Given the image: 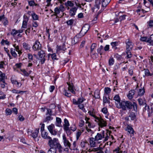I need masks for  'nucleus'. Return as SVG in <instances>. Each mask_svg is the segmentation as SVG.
I'll return each instance as SVG.
<instances>
[{"instance_id": "obj_1", "label": "nucleus", "mask_w": 153, "mask_h": 153, "mask_svg": "<svg viewBox=\"0 0 153 153\" xmlns=\"http://www.w3.org/2000/svg\"><path fill=\"white\" fill-rule=\"evenodd\" d=\"M117 107L118 108H121L123 111H126L127 109L131 110L133 108L135 111L137 112V104L135 102L132 103L129 101H122L120 105L117 104Z\"/></svg>"}, {"instance_id": "obj_2", "label": "nucleus", "mask_w": 153, "mask_h": 153, "mask_svg": "<svg viewBox=\"0 0 153 153\" xmlns=\"http://www.w3.org/2000/svg\"><path fill=\"white\" fill-rule=\"evenodd\" d=\"M48 145L50 146L51 148L58 149L60 152L62 151V147L58 142V140L56 138H54L53 140L51 137L49 139L48 142Z\"/></svg>"}, {"instance_id": "obj_3", "label": "nucleus", "mask_w": 153, "mask_h": 153, "mask_svg": "<svg viewBox=\"0 0 153 153\" xmlns=\"http://www.w3.org/2000/svg\"><path fill=\"white\" fill-rule=\"evenodd\" d=\"M84 27H82V29L80 32V33H79V34L76 35L74 38L71 41V44L73 45H75L78 42V38H80L82 36H84L86 33L88 31V29L86 30V31L85 32L84 34H82L81 33V32L83 30V29Z\"/></svg>"}, {"instance_id": "obj_4", "label": "nucleus", "mask_w": 153, "mask_h": 153, "mask_svg": "<svg viewBox=\"0 0 153 153\" xmlns=\"http://www.w3.org/2000/svg\"><path fill=\"white\" fill-rule=\"evenodd\" d=\"M55 126L53 124H51L48 127V129L51 135L55 136L57 134V131L56 130L54 129Z\"/></svg>"}, {"instance_id": "obj_5", "label": "nucleus", "mask_w": 153, "mask_h": 153, "mask_svg": "<svg viewBox=\"0 0 153 153\" xmlns=\"http://www.w3.org/2000/svg\"><path fill=\"white\" fill-rule=\"evenodd\" d=\"M42 46L38 40L36 41L34 44L32 48L34 51L39 50L41 49Z\"/></svg>"}, {"instance_id": "obj_6", "label": "nucleus", "mask_w": 153, "mask_h": 153, "mask_svg": "<svg viewBox=\"0 0 153 153\" xmlns=\"http://www.w3.org/2000/svg\"><path fill=\"white\" fill-rule=\"evenodd\" d=\"M95 118L96 120L95 121H96L97 122H99V125L101 127L105 126H106L107 123L103 119H100L98 117H95Z\"/></svg>"}, {"instance_id": "obj_7", "label": "nucleus", "mask_w": 153, "mask_h": 153, "mask_svg": "<svg viewBox=\"0 0 153 153\" xmlns=\"http://www.w3.org/2000/svg\"><path fill=\"white\" fill-rule=\"evenodd\" d=\"M67 84L68 85V90L70 91L72 94H76V93L74 90V89H75L74 88V86L72 83H70L69 82H67Z\"/></svg>"}, {"instance_id": "obj_8", "label": "nucleus", "mask_w": 153, "mask_h": 153, "mask_svg": "<svg viewBox=\"0 0 153 153\" xmlns=\"http://www.w3.org/2000/svg\"><path fill=\"white\" fill-rule=\"evenodd\" d=\"M95 3V4L94 7L91 8L93 12L94 11V9H97V10H98L100 8V5L101 4L100 0H96Z\"/></svg>"}, {"instance_id": "obj_9", "label": "nucleus", "mask_w": 153, "mask_h": 153, "mask_svg": "<svg viewBox=\"0 0 153 153\" xmlns=\"http://www.w3.org/2000/svg\"><path fill=\"white\" fill-rule=\"evenodd\" d=\"M125 130L127 131L130 134L133 135L134 134V131L130 126L128 125L127 127L125 128Z\"/></svg>"}, {"instance_id": "obj_10", "label": "nucleus", "mask_w": 153, "mask_h": 153, "mask_svg": "<svg viewBox=\"0 0 153 153\" xmlns=\"http://www.w3.org/2000/svg\"><path fill=\"white\" fill-rule=\"evenodd\" d=\"M65 44L64 43H63L62 46L57 45L56 46V51H59L61 50L65 51L66 48H65Z\"/></svg>"}, {"instance_id": "obj_11", "label": "nucleus", "mask_w": 153, "mask_h": 153, "mask_svg": "<svg viewBox=\"0 0 153 153\" xmlns=\"http://www.w3.org/2000/svg\"><path fill=\"white\" fill-rule=\"evenodd\" d=\"M78 7H73L71 8L70 11V15L71 16H74L76 12V10Z\"/></svg>"}, {"instance_id": "obj_12", "label": "nucleus", "mask_w": 153, "mask_h": 153, "mask_svg": "<svg viewBox=\"0 0 153 153\" xmlns=\"http://www.w3.org/2000/svg\"><path fill=\"white\" fill-rule=\"evenodd\" d=\"M48 133L45 131H42L41 132V135L42 138L44 139L49 140L51 137L48 136Z\"/></svg>"}, {"instance_id": "obj_13", "label": "nucleus", "mask_w": 153, "mask_h": 153, "mask_svg": "<svg viewBox=\"0 0 153 153\" xmlns=\"http://www.w3.org/2000/svg\"><path fill=\"white\" fill-rule=\"evenodd\" d=\"M135 91L134 90H131L129 91L128 94L127 95L129 99L131 100L133 98Z\"/></svg>"}, {"instance_id": "obj_14", "label": "nucleus", "mask_w": 153, "mask_h": 153, "mask_svg": "<svg viewBox=\"0 0 153 153\" xmlns=\"http://www.w3.org/2000/svg\"><path fill=\"white\" fill-rule=\"evenodd\" d=\"M56 125L58 127H62L61 122L62 120L60 118L58 117H56Z\"/></svg>"}, {"instance_id": "obj_15", "label": "nucleus", "mask_w": 153, "mask_h": 153, "mask_svg": "<svg viewBox=\"0 0 153 153\" xmlns=\"http://www.w3.org/2000/svg\"><path fill=\"white\" fill-rule=\"evenodd\" d=\"M52 116L51 115H47L46 116V117L45 119L43 120V122H47L48 123L50 121L52 120L53 118L52 117Z\"/></svg>"}, {"instance_id": "obj_16", "label": "nucleus", "mask_w": 153, "mask_h": 153, "mask_svg": "<svg viewBox=\"0 0 153 153\" xmlns=\"http://www.w3.org/2000/svg\"><path fill=\"white\" fill-rule=\"evenodd\" d=\"M128 117L131 118V120H134L136 118L135 113L133 112H130L128 115Z\"/></svg>"}, {"instance_id": "obj_17", "label": "nucleus", "mask_w": 153, "mask_h": 153, "mask_svg": "<svg viewBox=\"0 0 153 153\" xmlns=\"http://www.w3.org/2000/svg\"><path fill=\"white\" fill-rule=\"evenodd\" d=\"M38 55L40 58H45V53L44 51L41 50L38 52Z\"/></svg>"}, {"instance_id": "obj_18", "label": "nucleus", "mask_w": 153, "mask_h": 153, "mask_svg": "<svg viewBox=\"0 0 153 153\" xmlns=\"http://www.w3.org/2000/svg\"><path fill=\"white\" fill-rule=\"evenodd\" d=\"M23 48L27 50H29L31 48L30 45L26 42H24L23 43Z\"/></svg>"}, {"instance_id": "obj_19", "label": "nucleus", "mask_w": 153, "mask_h": 153, "mask_svg": "<svg viewBox=\"0 0 153 153\" xmlns=\"http://www.w3.org/2000/svg\"><path fill=\"white\" fill-rule=\"evenodd\" d=\"M39 128H36V129L35 132L32 133V136L34 138H35L37 137L38 134L39 132Z\"/></svg>"}, {"instance_id": "obj_20", "label": "nucleus", "mask_w": 153, "mask_h": 153, "mask_svg": "<svg viewBox=\"0 0 153 153\" xmlns=\"http://www.w3.org/2000/svg\"><path fill=\"white\" fill-rule=\"evenodd\" d=\"M144 105H145V106L143 109V111H145L147 110L148 112V114H149L150 113L149 106L147 105L146 102H144Z\"/></svg>"}, {"instance_id": "obj_21", "label": "nucleus", "mask_w": 153, "mask_h": 153, "mask_svg": "<svg viewBox=\"0 0 153 153\" xmlns=\"http://www.w3.org/2000/svg\"><path fill=\"white\" fill-rule=\"evenodd\" d=\"M103 138V136L101 134L97 133L95 137V140L97 141L101 140Z\"/></svg>"}, {"instance_id": "obj_22", "label": "nucleus", "mask_w": 153, "mask_h": 153, "mask_svg": "<svg viewBox=\"0 0 153 153\" xmlns=\"http://www.w3.org/2000/svg\"><path fill=\"white\" fill-rule=\"evenodd\" d=\"M114 100L117 102L118 103H119L120 105V99L118 94L116 95L114 98Z\"/></svg>"}, {"instance_id": "obj_23", "label": "nucleus", "mask_w": 153, "mask_h": 153, "mask_svg": "<svg viewBox=\"0 0 153 153\" xmlns=\"http://www.w3.org/2000/svg\"><path fill=\"white\" fill-rule=\"evenodd\" d=\"M62 94L68 97H70L71 96V94L70 93L67 92V91L65 88L63 89Z\"/></svg>"}, {"instance_id": "obj_24", "label": "nucleus", "mask_w": 153, "mask_h": 153, "mask_svg": "<svg viewBox=\"0 0 153 153\" xmlns=\"http://www.w3.org/2000/svg\"><path fill=\"white\" fill-rule=\"evenodd\" d=\"M46 109L47 110V112L46 114V116H53L54 115V114L53 113V111L51 109L47 108Z\"/></svg>"}, {"instance_id": "obj_25", "label": "nucleus", "mask_w": 153, "mask_h": 153, "mask_svg": "<svg viewBox=\"0 0 153 153\" xmlns=\"http://www.w3.org/2000/svg\"><path fill=\"white\" fill-rule=\"evenodd\" d=\"M90 144L91 147H94L95 144V142H94L95 140L93 137L90 138Z\"/></svg>"}, {"instance_id": "obj_26", "label": "nucleus", "mask_w": 153, "mask_h": 153, "mask_svg": "<svg viewBox=\"0 0 153 153\" xmlns=\"http://www.w3.org/2000/svg\"><path fill=\"white\" fill-rule=\"evenodd\" d=\"M104 47L103 46L101 45L99 48L97 49V52L100 54V55H101L102 54V51L103 50Z\"/></svg>"}, {"instance_id": "obj_27", "label": "nucleus", "mask_w": 153, "mask_h": 153, "mask_svg": "<svg viewBox=\"0 0 153 153\" xmlns=\"http://www.w3.org/2000/svg\"><path fill=\"white\" fill-rule=\"evenodd\" d=\"M126 48H129V49H131L132 46V42H130L129 40L126 42Z\"/></svg>"}, {"instance_id": "obj_28", "label": "nucleus", "mask_w": 153, "mask_h": 153, "mask_svg": "<svg viewBox=\"0 0 153 153\" xmlns=\"http://www.w3.org/2000/svg\"><path fill=\"white\" fill-rule=\"evenodd\" d=\"M129 48H126V53L127 54L126 58H130L131 57V52H130V50Z\"/></svg>"}, {"instance_id": "obj_29", "label": "nucleus", "mask_w": 153, "mask_h": 153, "mask_svg": "<svg viewBox=\"0 0 153 153\" xmlns=\"http://www.w3.org/2000/svg\"><path fill=\"white\" fill-rule=\"evenodd\" d=\"M10 53L13 56L16 58L17 56V54L15 52V49L11 48L10 49Z\"/></svg>"}, {"instance_id": "obj_30", "label": "nucleus", "mask_w": 153, "mask_h": 153, "mask_svg": "<svg viewBox=\"0 0 153 153\" xmlns=\"http://www.w3.org/2000/svg\"><path fill=\"white\" fill-rule=\"evenodd\" d=\"M65 5L66 6L72 7L74 6V4L71 1H68L66 3H65Z\"/></svg>"}, {"instance_id": "obj_31", "label": "nucleus", "mask_w": 153, "mask_h": 153, "mask_svg": "<svg viewBox=\"0 0 153 153\" xmlns=\"http://www.w3.org/2000/svg\"><path fill=\"white\" fill-rule=\"evenodd\" d=\"M145 93V89L144 88L143 89H140L138 92V94L140 96H142Z\"/></svg>"}, {"instance_id": "obj_32", "label": "nucleus", "mask_w": 153, "mask_h": 153, "mask_svg": "<svg viewBox=\"0 0 153 153\" xmlns=\"http://www.w3.org/2000/svg\"><path fill=\"white\" fill-rule=\"evenodd\" d=\"M5 74L4 73L1 76H0V81H1L3 83H5Z\"/></svg>"}, {"instance_id": "obj_33", "label": "nucleus", "mask_w": 153, "mask_h": 153, "mask_svg": "<svg viewBox=\"0 0 153 153\" xmlns=\"http://www.w3.org/2000/svg\"><path fill=\"white\" fill-rule=\"evenodd\" d=\"M114 58L117 59V60H120L122 58V55H119L117 53H115L114 54Z\"/></svg>"}, {"instance_id": "obj_34", "label": "nucleus", "mask_w": 153, "mask_h": 153, "mask_svg": "<svg viewBox=\"0 0 153 153\" xmlns=\"http://www.w3.org/2000/svg\"><path fill=\"white\" fill-rule=\"evenodd\" d=\"M94 97L95 98H99L100 97V92L98 90L95 91L94 92Z\"/></svg>"}, {"instance_id": "obj_35", "label": "nucleus", "mask_w": 153, "mask_h": 153, "mask_svg": "<svg viewBox=\"0 0 153 153\" xmlns=\"http://www.w3.org/2000/svg\"><path fill=\"white\" fill-rule=\"evenodd\" d=\"M33 19L34 20H37L38 19L39 16L35 13H33L31 14Z\"/></svg>"}, {"instance_id": "obj_36", "label": "nucleus", "mask_w": 153, "mask_h": 153, "mask_svg": "<svg viewBox=\"0 0 153 153\" xmlns=\"http://www.w3.org/2000/svg\"><path fill=\"white\" fill-rule=\"evenodd\" d=\"M145 75L147 76H152V74H151L149 70L148 69H144Z\"/></svg>"}, {"instance_id": "obj_37", "label": "nucleus", "mask_w": 153, "mask_h": 153, "mask_svg": "<svg viewBox=\"0 0 153 153\" xmlns=\"http://www.w3.org/2000/svg\"><path fill=\"white\" fill-rule=\"evenodd\" d=\"M114 63V60L113 58L111 56L110 58L109 61L108 63L110 65H113Z\"/></svg>"}, {"instance_id": "obj_38", "label": "nucleus", "mask_w": 153, "mask_h": 153, "mask_svg": "<svg viewBox=\"0 0 153 153\" xmlns=\"http://www.w3.org/2000/svg\"><path fill=\"white\" fill-rule=\"evenodd\" d=\"M12 112V111L9 108H7L5 110V113L7 115H10Z\"/></svg>"}, {"instance_id": "obj_39", "label": "nucleus", "mask_w": 153, "mask_h": 153, "mask_svg": "<svg viewBox=\"0 0 153 153\" xmlns=\"http://www.w3.org/2000/svg\"><path fill=\"white\" fill-rule=\"evenodd\" d=\"M105 93L107 94L110 93L111 91V89L108 87L105 88L104 89Z\"/></svg>"}, {"instance_id": "obj_40", "label": "nucleus", "mask_w": 153, "mask_h": 153, "mask_svg": "<svg viewBox=\"0 0 153 153\" xmlns=\"http://www.w3.org/2000/svg\"><path fill=\"white\" fill-rule=\"evenodd\" d=\"M64 126V129L66 131V133L70 134V129L69 126Z\"/></svg>"}, {"instance_id": "obj_41", "label": "nucleus", "mask_w": 153, "mask_h": 153, "mask_svg": "<svg viewBox=\"0 0 153 153\" xmlns=\"http://www.w3.org/2000/svg\"><path fill=\"white\" fill-rule=\"evenodd\" d=\"M102 0V7H106L110 2V1L109 0V2L107 1V2H105V0Z\"/></svg>"}, {"instance_id": "obj_42", "label": "nucleus", "mask_w": 153, "mask_h": 153, "mask_svg": "<svg viewBox=\"0 0 153 153\" xmlns=\"http://www.w3.org/2000/svg\"><path fill=\"white\" fill-rule=\"evenodd\" d=\"M55 15L56 16L57 14H59L60 12V10L59 7H56L54 9Z\"/></svg>"}, {"instance_id": "obj_43", "label": "nucleus", "mask_w": 153, "mask_h": 153, "mask_svg": "<svg viewBox=\"0 0 153 153\" xmlns=\"http://www.w3.org/2000/svg\"><path fill=\"white\" fill-rule=\"evenodd\" d=\"M74 21V20L73 19H70L68 21H67L66 22L68 25H71L73 24Z\"/></svg>"}, {"instance_id": "obj_44", "label": "nucleus", "mask_w": 153, "mask_h": 153, "mask_svg": "<svg viewBox=\"0 0 153 153\" xmlns=\"http://www.w3.org/2000/svg\"><path fill=\"white\" fill-rule=\"evenodd\" d=\"M56 149L50 148L48 152L47 153H56Z\"/></svg>"}, {"instance_id": "obj_45", "label": "nucleus", "mask_w": 153, "mask_h": 153, "mask_svg": "<svg viewBox=\"0 0 153 153\" xmlns=\"http://www.w3.org/2000/svg\"><path fill=\"white\" fill-rule=\"evenodd\" d=\"M12 92L14 93H16V94H19V93H21V92L22 93H25L26 91H19L18 90H16V89H13L12 91Z\"/></svg>"}, {"instance_id": "obj_46", "label": "nucleus", "mask_w": 153, "mask_h": 153, "mask_svg": "<svg viewBox=\"0 0 153 153\" xmlns=\"http://www.w3.org/2000/svg\"><path fill=\"white\" fill-rule=\"evenodd\" d=\"M97 44L96 43H93L91 47V52H92L94 49L96 47Z\"/></svg>"}, {"instance_id": "obj_47", "label": "nucleus", "mask_w": 153, "mask_h": 153, "mask_svg": "<svg viewBox=\"0 0 153 153\" xmlns=\"http://www.w3.org/2000/svg\"><path fill=\"white\" fill-rule=\"evenodd\" d=\"M139 104L140 105H144V102L141 98H139L137 100Z\"/></svg>"}, {"instance_id": "obj_48", "label": "nucleus", "mask_w": 153, "mask_h": 153, "mask_svg": "<svg viewBox=\"0 0 153 153\" xmlns=\"http://www.w3.org/2000/svg\"><path fill=\"white\" fill-rule=\"evenodd\" d=\"M148 25L150 28H152L153 27V20H150L149 22H147Z\"/></svg>"}, {"instance_id": "obj_49", "label": "nucleus", "mask_w": 153, "mask_h": 153, "mask_svg": "<svg viewBox=\"0 0 153 153\" xmlns=\"http://www.w3.org/2000/svg\"><path fill=\"white\" fill-rule=\"evenodd\" d=\"M64 145L65 146H68L69 148L71 146V144L69 143V141L68 140H67L66 141H64Z\"/></svg>"}, {"instance_id": "obj_50", "label": "nucleus", "mask_w": 153, "mask_h": 153, "mask_svg": "<svg viewBox=\"0 0 153 153\" xmlns=\"http://www.w3.org/2000/svg\"><path fill=\"white\" fill-rule=\"evenodd\" d=\"M85 99L83 98H78V103H79L78 105H80L81 103H82L85 100Z\"/></svg>"}, {"instance_id": "obj_51", "label": "nucleus", "mask_w": 153, "mask_h": 153, "mask_svg": "<svg viewBox=\"0 0 153 153\" xmlns=\"http://www.w3.org/2000/svg\"><path fill=\"white\" fill-rule=\"evenodd\" d=\"M28 20V18L27 16H26V18H25V20H24L23 22L22 25H27Z\"/></svg>"}, {"instance_id": "obj_52", "label": "nucleus", "mask_w": 153, "mask_h": 153, "mask_svg": "<svg viewBox=\"0 0 153 153\" xmlns=\"http://www.w3.org/2000/svg\"><path fill=\"white\" fill-rule=\"evenodd\" d=\"M122 152L123 151L120 150V149L119 147L116 149L114 151V152H116V153H122Z\"/></svg>"}, {"instance_id": "obj_53", "label": "nucleus", "mask_w": 153, "mask_h": 153, "mask_svg": "<svg viewBox=\"0 0 153 153\" xmlns=\"http://www.w3.org/2000/svg\"><path fill=\"white\" fill-rule=\"evenodd\" d=\"M18 33V31L16 30L15 29H13L11 33V34L13 36H14Z\"/></svg>"}, {"instance_id": "obj_54", "label": "nucleus", "mask_w": 153, "mask_h": 153, "mask_svg": "<svg viewBox=\"0 0 153 153\" xmlns=\"http://www.w3.org/2000/svg\"><path fill=\"white\" fill-rule=\"evenodd\" d=\"M111 45L112 46V48H114L118 45V43L117 42H113L111 43Z\"/></svg>"}, {"instance_id": "obj_55", "label": "nucleus", "mask_w": 153, "mask_h": 153, "mask_svg": "<svg viewBox=\"0 0 153 153\" xmlns=\"http://www.w3.org/2000/svg\"><path fill=\"white\" fill-rule=\"evenodd\" d=\"M148 38L146 37H141L140 40L142 42H147Z\"/></svg>"}, {"instance_id": "obj_56", "label": "nucleus", "mask_w": 153, "mask_h": 153, "mask_svg": "<svg viewBox=\"0 0 153 153\" xmlns=\"http://www.w3.org/2000/svg\"><path fill=\"white\" fill-rule=\"evenodd\" d=\"M28 4L30 6H33L35 4V3L33 0L28 1Z\"/></svg>"}, {"instance_id": "obj_57", "label": "nucleus", "mask_w": 153, "mask_h": 153, "mask_svg": "<svg viewBox=\"0 0 153 153\" xmlns=\"http://www.w3.org/2000/svg\"><path fill=\"white\" fill-rule=\"evenodd\" d=\"M147 42L149 43V45L153 46V41H152V40H150L148 38Z\"/></svg>"}, {"instance_id": "obj_58", "label": "nucleus", "mask_w": 153, "mask_h": 153, "mask_svg": "<svg viewBox=\"0 0 153 153\" xmlns=\"http://www.w3.org/2000/svg\"><path fill=\"white\" fill-rule=\"evenodd\" d=\"M76 129V128L75 125H73L72 126L70 127V130H71L73 131H75Z\"/></svg>"}, {"instance_id": "obj_59", "label": "nucleus", "mask_w": 153, "mask_h": 153, "mask_svg": "<svg viewBox=\"0 0 153 153\" xmlns=\"http://www.w3.org/2000/svg\"><path fill=\"white\" fill-rule=\"evenodd\" d=\"M101 111H102L105 114H107L108 112L107 109L105 107L103 108Z\"/></svg>"}, {"instance_id": "obj_60", "label": "nucleus", "mask_w": 153, "mask_h": 153, "mask_svg": "<svg viewBox=\"0 0 153 153\" xmlns=\"http://www.w3.org/2000/svg\"><path fill=\"white\" fill-rule=\"evenodd\" d=\"M18 118L19 120L21 121H22L25 120V118L22 115H19L18 117Z\"/></svg>"}, {"instance_id": "obj_61", "label": "nucleus", "mask_w": 153, "mask_h": 153, "mask_svg": "<svg viewBox=\"0 0 153 153\" xmlns=\"http://www.w3.org/2000/svg\"><path fill=\"white\" fill-rule=\"evenodd\" d=\"M28 57L30 61L33 60V56L31 54L28 53Z\"/></svg>"}, {"instance_id": "obj_62", "label": "nucleus", "mask_w": 153, "mask_h": 153, "mask_svg": "<svg viewBox=\"0 0 153 153\" xmlns=\"http://www.w3.org/2000/svg\"><path fill=\"white\" fill-rule=\"evenodd\" d=\"M126 16V15H123V16H121L119 17V19L120 22L123 20H124L125 19V17Z\"/></svg>"}, {"instance_id": "obj_63", "label": "nucleus", "mask_w": 153, "mask_h": 153, "mask_svg": "<svg viewBox=\"0 0 153 153\" xmlns=\"http://www.w3.org/2000/svg\"><path fill=\"white\" fill-rule=\"evenodd\" d=\"M64 123L65 124L64 126H69V123L68 120L66 119H64Z\"/></svg>"}, {"instance_id": "obj_64", "label": "nucleus", "mask_w": 153, "mask_h": 153, "mask_svg": "<svg viewBox=\"0 0 153 153\" xmlns=\"http://www.w3.org/2000/svg\"><path fill=\"white\" fill-rule=\"evenodd\" d=\"M92 57L94 59H96L98 56V54L97 53H94L91 55Z\"/></svg>"}]
</instances>
